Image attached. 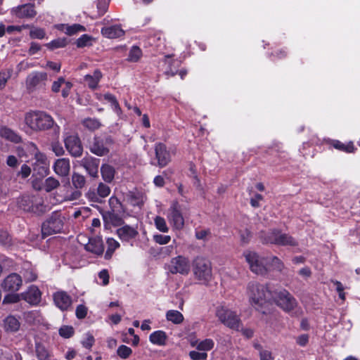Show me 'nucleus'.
I'll list each match as a JSON object with an SVG mask.
<instances>
[{
  "instance_id": "obj_1",
  "label": "nucleus",
  "mask_w": 360,
  "mask_h": 360,
  "mask_svg": "<svg viewBox=\"0 0 360 360\" xmlns=\"http://www.w3.org/2000/svg\"><path fill=\"white\" fill-rule=\"evenodd\" d=\"M274 292L267 285L250 282L247 287V295L250 304L257 310L262 311L263 307L272 300Z\"/></svg>"
},
{
  "instance_id": "obj_2",
  "label": "nucleus",
  "mask_w": 360,
  "mask_h": 360,
  "mask_svg": "<svg viewBox=\"0 0 360 360\" xmlns=\"http://www.w3.org/2000/svg\"><path fill=\"white\" fill-rule=\"evenodd\" d=\"M25 124L34 131H46L55 124L53 118L45 111L30 110L25 113Z\"/></svg>"
},
{
  "instance_id": "obj_3",
  "label": "nucleus",
  "mask_w": 360,
  "mask_h": 360,
  "mask_svg": "<svg viewBox=\"0 0 360 360\" xmlns=\"http://www.w3.org/2000/svg\"><path fill=\"white\" fill-rule=\"evenodd\" d=\"M192 270L193 277L198 283L207 285L212 280V264L207 259L196 257L192 262Z\"/></svg>"
},
{
  "instance_id": "obj_4",
  "label": "nucleus",
  "mask_w": 360,
  "mask_h": 360,
  "mask_svg": "<svg viewBox=\"0 0 360 360\" xmlns=\"http://www.w3.org/2000/svg\"><path fill=\"white\" fill-rule=\"evenodd\" d=\"M215 315L220 322L228 328L240 330L241 322L236 312L224 305H219L216 308Z\"/></svg>"
},
{
  "instance_id": "obj_5",
  "label": "nucleus",
  "mask_w": 360,
  "mask_h": 360,
  "mask_svg": "<svg viewBox=\"0 0 360 360\" xmlns=\"http://www.w3.org/2000/svg\"><path fill=\"white\" fill-rule=\"evenodd\" d=\"M243 256L252 272L260 275L267 272L269 265L267 257H261L257 252L250 250H245Z\"/></svg>"
},
{
  "instance_id": "obj_6",
  "label": "nucleus",
  "mask_w": 360,
  "mask_h": 360,
  "mask_svg": "<svg viewBox=\"0 0 360 360\" xmlns=\"http://www.w3.org/2000/svg\"><path fill=\"white\" fill-rule=\"evenodd\" d=\"M65 217L60 212H53L42 224L41 231L44 235L60 233L64 228Z\"/></svg>"
},
{
  "instance_id": "obj_7",
  "label": "nucleus",
  "mask_w": 360,
  "mask_h": 360,
  "mask_svg": "<svg viewBox=\"0 0 360 360\" xmlns=\"http://www.w3.org/2000/svg\"><path fill=\"white\" fill-rule=\"evenodd\" d=\"M261 237L263 238V240L266 243L283 246L297 245V241L293 237L277 229L271 230L264 236H262Z\"/></svg>"
},
{
  "instance_id": "obj_8",
  "label": "nucleus",
  "mask_w": 360,
  "mask_h": 360,
  "mask_svg": "<svg viewBox=\"0 0 360 360\" xmlns=\"http://www.w3.org/2000/svg\"><path fill=\"white\" fill-rule=\"evenodd\" d=\"M166 269L172 274L187 276L191 271V262L188 257L178 255L172 257L165 265Z\"/></svg>"
},
{
  "instance_id": "obj_9",
  "label": "nucleus",
  "mask_w": 360,
  "mask_h": 360,
  "mask_svg": "<svg viewBox=\"0 0 360 360\" xmlns=\"http://www.w3.org/2000/svg\"><path fill=\"white\" fill-rule=\"evenodd\" d=\"M166 217L173 230L180 231L184 226V217L180 205L173 202L166 212Z\"/></svg>"
},
{
  "instance_id": "obj_10",
  "label": "nucleus",
  "mask_w": 360,
  "mask_h": 360,
  "mask_svg": "<svg viewBox=\"0 0 360 360\" xmlns=\"http://www.w3.org/2000/svg\"><path fill=\"white\" fill-rule=\"evenodd\" d=\"M272 300L286 311L292 310L297 306L296 300L285 289L274 292Z\"/></svg>"
},
{
  "instance_id": "obj_11",
  "label": "nucleus",
  "mask_w": 360,
  "mask_h": 360,
  "mask_svg": "<svg viewBox=\"0 0 360 360\" xmlns=\"http://www.w3.org/2000/svg\"><path fill=\"white\" fill-rule=\"evenodd\" d=\"M19 207L26 212L40 213L44 211L41 199L39 196H22L18 200Z\"/></svg>"
},
{
  "instance_id": "obj_12",
  "label": "nucleus",
  "mask_w": 360,
  "mask_h": 360,
  "mask_svg": "<svg viewBox=\"0 0 360 360\" xmlns=\"http://www.w3.org/2000/svg\"><path fill=\"white\" fill-rule=\"evenodd\" d=\"M64 143L67 150L72 156L77 158L82 155L83 147L77 134L66 133L64 136Z\"/></svg>"
},
{
  "instance_id": "obj_13",
  "label": "nucleus",
  "mask_w": 360,
  "mask_h": 360,
  "mask_svg": "<svg viewBox=\"0 0 360 360\" xmlns=\"http://www.w3.org/2000/svg\"><path fill=\"white\" fill-rule=\"evenodd\" d=\"M47 79L46 72H32L26 78V87L30 91L42 88L45 86Z\"/></svg>"
},
{
  "instance_id": "obj_14",
  "label": "nucleus",
  "mask_w": 360,
  "mask_h": 360,
  "mask_svg": "<svg viewBox=\"0 0 360 360\" xmlns=\"http://www.w3.org/2000/svg\"><path fill=\"white\" fill-rule=\"evenodd\" d=\"M22 280L20 275L13 273L7 276L2 281L1 286L6 292H14L20 288Z\"/></svg>"
},
{
  "instance_id": "obj_15",
  "label": "nucleus",
  "mask_w": 360,
  "mask_h": 360,
  "mask_svg": "<svg viewBox=\"0 0 360 360\" xmlns=\"http://www.w3.org/2000/svg\"><path fill=\"white\" fill-rule=\"evenodd\" d=\"M22 299L31 305H37L41 300V292L36 285H32L21 293Z\"/></svg>"
},
{
  "instance_id": "obj_16",
  "label": "nucleus",
  "mask_w": 360,
  "mask_h": 360,
  "mask_svg": "<svg viewBox=\"0 0 360 360\" xmlns=\"http://www.w3.org/2000/svg\"><path fill=\"white\" fill-rule=\"evenodd\" d=\"M110 193V187L103 183H100L98 186L97 191L90 189L86 193V197L91 202H101V199L108 196Z\"/></svg>"
},
{
  "instance_id": "obj_17",
  "label": "nucleus",
  "mask_w": 360,
  "mask_h": 360,
  "mask_svg": "<svg viewBox=\"0 0 360 360\" xmlns=\"http://www.w3.org/2000/svg\"><path fill=\"white\" fill-rule=\"evenodd\" d=\"M116 233L120 239L124 242H129L135 239L139 235L137 226L127 224L118 228Z\"/></svg>"
},
{
  "instance_id": "obj_18",
  "label": "nucleus",
  "mask_w": 360,
  "mask_h": 360,
  "mask_svg": "<svg viewBox=\"0 0 360 360\" xmlns=\"http://www.w3.org/2000/svg\"><path fill=\"white\" fill-rule=\"evenodd\" d=\"M53 302L62 311L68 310L72 304L71 297L65 291H57L53 295Z\"/></svg>"
},
{
  "instance_id": "obj_19",
  "label": "nucleus",
  "mask_w": 360,
  "mask_h": 360,
  "mask_svg": "<svg viewBox=\"0 0 360 360\" xmlns=\"http://www.w3.org/2000/svg\"><path fill=\"white\" fill-rule=\"evenodd\" d=\"M53 169L59 176H68L70 171V160L64 158L57 159L53 165Z\"/></svg>"
},
{
  "instance_id": "obj_20",
  "label": "nucleus",
  "mask_w": 360,
  "mask_h": 360,
  "mask_svg": "<svg viewBox=\"0 0 360 360\" xmlns=\"http://www.w3.org/2000/svg\"><path fill=\"white\" fill-rule=\"evenodd\" d=\"M190 345L195 347V349L206 352L211 351L214 347V341L212 338H205L202 340L193 338L189 341Z\"/></svg>"
},
{
  "instance_id": "obj_21",
  "label": "nucleus",
  "mask_w": 360,
  "mask_h": 360,
  "mask_svg": "<svg viewBox=\"0 0 360 360\" xmlns=\"http://www.w3.org/2000/svg\"><path fill=\"white\" fill-rule=\"evenodd\" d=\"M155 151L158 165L161 167L166 166L170 161V155L166 146L162 143H158L155 145Z\"/></svg>"
},
{
  "instance_id": "obj_22",
  "label": "nucleus",
  "mask_w": 360,
  "mask_h": 360,
  "mask_svg": "<svg viewBox=\"0 0 360 360\" xmlns=\"http://www.w3.org/2000/svg\"><path fill=\"white\" fill-rule=\"evenodd\" d=\"M12 13L18 18H32L36 15L32 4H26L12 10Z\"/></svg>"
},
{
  "instance_id": "obj_23",
  "label": "nucleus",
  "mask_w": 360,
  "mask_h": 360,
  "mask_svg": "<svg viewBox=\"0 0 360 360\" xmlns=\"http://www.w3.org/2000/svg\"><path fill=\"white\" fill-rule=\"evenodd\" d=\"M85 249L96 255H101L103 252V244L101 238H92L89 239V242L85 245Z\"/></svg>"
},
{
  "instance_id": "obj_24",
  "label": "nucleus",
  "mask_w": 360,
  "mask_h": 360,
  "mask_svg": "<svg viewBox=\"0 0 360 360\" xmlns=\"http://www.w3.org/2000/svg\"><path fill=\"white\" fill-rule=\"evenodd\" d=\"M168 340L167 333L161 330L153 332L149 336V341L155 345L165 346Z\"/></svg>"
},
{
  "instance_id": "obj_25",
  "label": "nucleus",
  "mask_w": 360,
  "mask_h": 360,
  "mask_svg": "<svg viewBox=\"0 0 360 360\" xmlns=\"http://www.w3.org/2000/svg\"><path fill=\"white\" fill-rule=\"evenodd\" d=\"M0 136L16 143L21 141V137L14 131L6 127L0 128Z\"/></svg>"
},
{
  "instance_id": "obj_26",
  "label": "nucleus",
  "mask_w": 360,
  "mask_h": 360,
  "mask_svg": "<svg viewBox=\"0 0 360 360\" xmlns=\"http://www.w3.org/2000/svg\"><path fill=\"white\" fill-rule=\"evenodd\" d=\"M90 150L94 154L103 156L108 153V149L104 146L103 141L95 138L94 142L90 146Z\"/></svg>"
},
{
  "instance_id": "obj_27",
  "label": "nucleus",
  "mask_w": 360,
  "mask_h": 360,
  "mask_svg": "<svg viewBox=\"0 0 360 360\" xmlns=\"http://www.w3.org/2000/svg\"><path fill=\"white\" fill-rule=\"evenodd\" d=\"M123 212H108L103 215V219L106 223L111 224L115 226H118L122 224L123 220L121 214Z\"/></svg>"
},
{
  "instance_id": "obj_28",
  "label": "nucleus",
  "mask_w": 360,
  "mask_h": 360,
  "mask_svg": "<svg viewBox=\"0 0 360 360\" xmlns=\"http://www.w3.org/2000/svg\"><path fill=\"white\" fill-rule=\"evenodd\" d=\"M102 76L101 72L99 70H96L92 75H86L84 77V80L89 88L94 89L97 88Z\"/></svg>"
},
{
  "instance_id": "obj_29",
  "label": "nucleus",
  "mask_w": 360,
  "mask_h": 360,
  "mask_svg": "<svg viewBox=\"0 0 360 360\" xmlns=\"http://www.w3.org/2000/svg\"><path fill=\"white\" fill-rule=\"evenodd\" d=\"M30 151H31L34 155V160L35 162L33 164H45V163H49L46 155L41 152L39 151L37 146L34 144L31 143L28 146Z\"/></svg>"
},
{
  "instance_id": "obj_30",
  "label": "nucleus",
  "mask_w": 360,
  "mask_h": 360,
  "mask_svg": "<svg viewBox=\"0 0 360 360\" xmlns=\"http://www.w3.org/2000/svg\"><path fill=\"white\" fill-rule=\"evenodd\" d=\"M96 97L100 101H101L102 98H103L105 101H107L108 102H109L110 103L112 110L118 115H120L121 114V112H122L121 108H120V105L117 102V100L115 96H113L112 94H109V93L105 94L103 96H102L101 94H97Z\"/></svg>"
},
{
  "instance_id": "obj_31",
  "label": "nucleus",
  "mask_w": 360,
  "mask_h": 360,
  "mask_svg": "<svg viewBox=\"0 0 360 360\" xmlns=\"http://www.w3.org/2000/svg\"><path fill=\"white\" fill-rule=\"evenodd\" d=\"M101 173L104 181L110 183L114 179L115 170L112 166L105 164L101 167Z\"/></svg>"
},
{
  "instance_id": "obj_32",
  "label": "nucleus",
  "mask_w": 360,
  "mask_h": 360,
  "mask_svg": "<svg viewBox=\"0 0 360 360\" xmlns=\"http://www.w3.org/2000/svg\"><path fill=\"white\" fill-rule=\"evenodd\" d=\"M35 351L39 360H51V353L44 345L36 343Z\"/></svg>"
},
{
  "instance_id": "obj_33",
  "label": "nucleus",
  "mask_w": 360,
  "mask_h": 360,
  "mask_svg": "<svg viewBox=\"0 0 360 360\" xmlns=\"http://www.w3.org/2000/svg\"><path fill=\"white\" fill-rule=\"evenodd\" d=\"M166 319L174 324H180L184 321L183 314L177 310H168L165 315Z\"/></svg>"
},
{
  "instance_id": "obj_34",
  "label": "nucleus",
  "mask_w": 360,
  "mask_h": 360,
  "mask_svg": "<svg viewBox=\"0 0 360 360\" xmlns=\"http://www.w3.org/2000/svg\"><path fill=\"white\" fill-rule=\"evenodd\" d=\"M20 328L19 321L13 316H8L4 320V328L7 331L15 332Z\"/></svg>"
},
{
  "instance_id": "obj_35",
  "label": "nucleus",
  "mask_w": 360,
  "mask_h": 360,
  "mask_svg": "<svg viewBox=\"0 0 360 360\" xmlns=\"http://www.w3.org/2000/svg\"><path fill=\"white\" fill-rule=\"evenodd\" d=\"M106 243L108 248L105 254V258L109 259L111 258L115 250L120 247V243L112 238H108Z\"/></svg>"
},
{
  "instance_id": "obj_36",
  "label": "nucleus",
  "mask_w": 360,
  "mask_h": 360,
  "mask_svg": "<svg viewBox=\"0 0 360 360\" xmlns=\"http://www.w3.org/2000/svg\"><path fill=\"white\" fill-rule=\"evenodd\" d=\"M332 146L339 150L346 153H352L354 151L355 148L352 142L345 144L340 141L334 140L332 141Z\"/></svg>"
},
{
  "instance_id": "obj_37",
  "label": "nucleus",
  "mask_w": 360,
  "mask_h": 360,
  "mask_svg": "<svg viewBox=\"0 0 360 360\" xmlns=\"http://www.w3.org/2000/svg\"><path fill=\"white\" fill-rule=\"evenodd\" d=\"M98 160H92L91 161L86 162L84 164V167L90 176L96 177L98 176Z\"/></svg>"
},
{
  "instance_id": "obj_38",
  "label": "nucleus",
  "mask_w": 360,
  "mask_h": 360,
  "mask_svg": "<svg viewBox=\"0 0 360 360\" xmlns=\"http://www.w3.org/2000/svg\"><path fill=\"white\" fill-rule=\"evenodd\" d=\"M59 186V181L53 176L48 177L44 181V190L46 192H51L57 188Z\"/></svg>"
},
{
  "instance_id": "obj_39",
  "label": "nucleus",
  "mask_w": 360,
  "mask_h": 360,
  "mask_svg": "<svg viewBox=\"0 0 360 360\" xmlns=\"http://www.w3.org/2000/svg\"><path fill=\"white\" fill-rule=\"evenodd\" d=\"M154 225L155 228L162 233H167L169 230L166 220L160 216H156L154 218Z\"/></svg>"
},
{
  "instance_id": "obj_40",
  "label": "nucleus",
  "mask_w": 360,
  "mask_h": 360,
  "mask_svg": "<svg viewBox=\"0 0 360 360\" xmlns=\"http://www.w3.org/2000/svg\"><path fill=\"white\" fill-rule=\"evenodd\" d=\"M33 169L40 177H44L49 173V163L45 164H33Z\"/></svg>"
},
{
  "instance_id": "obj_41",
  "label": "nucleus",
  "mask_w": 360,
  "mask_h": 360,
  "mask_svg": "<svg viewBox=\"0 0 360 360\" xmlns=\"http://www.w3.org/2000/svg\"><path fill=\"white\" fill-rule=\"evenodd\" d=\"M83 126L91 131L96 130L101 127V122L96 118H86L82 121Z\"/></svg>"
},
{
  "instance_id": "obj_42",
  "label": "nucleus",
  "mask_w": 360,
  "mask_h": 360,
  "mask_svg": "<svg viewBox=\"0 0 360 360\" xmlns=\"http://www.w3.org/2000/svg\"><path fill=\"white\" fill-rule=\"evenodd\" d=\"M267 259H269L268 270L270 269V268H272L281 271L283 269L284 264L278 257H269Z\"/></svg>"
},
{
  "instance_id": "obj_43",
  "label": "nucleus",
  "mask_w": 360,
  "mask_h": 360,
  "mask_svg": "<svg viewBox=\"0 0 360 360\" xmlns=\"http://www.w3.org/2000/svg\"><path fill=\"white\" fill-rule=\"evenodd\" d=\"M109 205L110 207V212H124L122 205L116 197H110L109 199Z\"/></svg>"
},
{
  "instance_id": "obj_44",
  "label": "nucleus",
  "mask_w": 360,
  "mask_h": 360,
  "mask_svg": "<svg viewBox=\"0 0 360 360\" xmlns=\"http://www.w3.org/2000/svg\"><path fill=\"white\" fill-rule=\"evenodd\" d=\"M13 73V70L11 68L4 70L0 72V89H3L11 78Z\"/></svg>"
},
{
  "instance_id": "obj_45",
  "label": "nucleus",
  "mask_w": 360,
  "mask_h": 360,
  "mask_svg": "<svg viewBox=\"0 0 360 360\" xmlns=\"http://www.w3.org/2000/svg\"><path fill=\"white\" fill-rule=\"evenodd\" d=\"M142 56V51L138 46H132L129 51L127 60L130 62H137Z\"/></svg>"
},
{
  "instance_id": "obj_46",
  "label": "nucleus",
  "mask_w": 360,
  "mask_h": 360,
  "mask_svg": "<svg viewBox=\"0 0 360 360\" xmlns=\"http://www.w3.org/2000/svg\"><path fill=\"white\" fill-rule=\"evenodd\" d=\"M72 182L76 188H82L84 186L86 180L84 176L77 173H73L72 176Z\"/></svg>"
},
{
  "instance_id": "obj_47",
  "label": "nucleus",
  "mask_w": 360,
  "mask_h": 360,
  "mask_svg": "<svg viewBox=\"0 0 360 360\" xmlns=\"http://www.w3.org/2000/svg\"><path fill=\"white\" fill-rule=\"evenodd\" d=\"M255 347L259 349L260 360H274V356L270 350L262 349L259 345H255Z\"/></svg>"
},
{
  "instance_id": "obj_48",
  "label": "nucleus",
  "mask_w": 360,
  "mask_h": 360,
  "mask_svg": "<svg viewBox=\"0 0 360 360\" xmlns=\"http://www.w3.org/2000/svg\"><path fill=\"white\" fill-rule=\"evenodd\" d=\"M86 28L79 24L68 25L65 33L69 36L74 35L80 32H84Z\"/></svg>"
},
{
  "instance_id": "obj_49",
  "label": "nucleus",
  "mask_w": 360,
  "mask_h": 360,
  "mask_svg": "<svg viewBox=\"0 0 360 360\" xmlns=\"http://www.w3.org/2000/svg\"><path fill=\"white\" fill-rule=\"evenodd\" d=\"M67 44V39L65 38H58V39H54L53 41H51V42L46 44V46L53 50V49H58V48H63L64 46H65Z\"/></svg>"
},
{
  "instance_id": "obj_50",
  "label": "nucleus",
  "mask_w": 360,
  "mask_h": 360,
  "mask_svg": "<svg viewBox=\"0 0 360 360\" xmlns=\"http://www.w3.org/2000/svg\"><path fill=\"white\" fill-rule=\"evenodd\" d=\"M95 342L94 337L90 333L84 334L83 339L81 341L82 346L88 349H91Z\"/></svg>"
},
{
  "instance_id": "obj_51",
  "label": "nucleus",
  "mask_w": 360,
  "mask_h": 360,
  "mask_svg": "<svg viewBox=\"0 0 360 360\" xmlns=\"http://www.w3.org/2000/svg\"><path fill=\"white\" fill-rule=\"evenodd\" d=\"M117 354L121 359H125L131 355L132 349L126 345H122L117 348Z\"/></svg>"
},
{
  "instance_id": "obj_52",
  "label": "nucleus",
  "mask_w": 360,
  "mask_h": 360,
  "mask_svg": "<svg viewBox=\"0 0 360 360\" xmlns=\"http://www.w3.org/2000/svg\"><path fill=\"white\" fill-rule=\"evenodd\" d=\"M171 236L169 235H162L156 233L153 236V240L159 245H167L171 241Z\"/></svg>"
},
{
  "instance_id": "obj_53",
  "label": "nucleus",
  "mask_w": 360,
  "mask_h": 360,
  "mask_svg": "<svg viewBox=\"0 0 360 360\" xmlns=\"http://www.w3.org/2000/svg\"><path fill=\"white\" fill-rule=\"evenodd\" d=\"M74 333V328L70 326H63L59 329V335L64 338H70Z\"/></svg>"
},
{
  "instance_id": "obj_54",
  "label": "nucleus",
  "mask_w": 360,
  "mask_h": 360,
  "mask_svg": "<svg viewBox=\"0 0 360 360\" xmlns=\"http://www.w3.org/2000/svg\"><path fill=\"white\" fill-rule=\"evenodd\" d=\"M45 35L44 30L39 27H32L30 32V36L32 39H41L45 37Z\"/></svg>"
},
{
  "instance_id": "obj_55",
  "label": "nucleus",
  "mask_w": 360,
  "mask_h": 360,
  "mask_svg": "<svg viewBox=\"0 0 360 360\" xmlns=\"http://www.w3.org/2000/svg\"><path fill=\"white\" fill-rule=\"evenodd\" d=\"M189 357L192 360H206L207 354L198 350H192L188 354Z\"/></svg>"
},
{
  "instance_id": "obj_56",
  "label": "nucleus",
  "mask_w": 360,
  "mask_h": 360,
  "mask_svg": "<svg viewBox=\"0 0 360 360\" xmlns=\"http://www.w3.org/2000/svg\"><path fill=\"white\" fill-rule=\"evenodd\" d=\"M51 150L57 156H62L65 153L63 146L58 141H54L51 144Z\"/></svg>"
},
{
  "instance_id": "obj_57",
  "label": "nucleus",
  "mask_w": 360,
  "mask_h": 360,
  "mask_svg": "<svg viewBox=\"0 0 360 360\" xmlns=\"http://www.w3.org/2000/svg\"><path fill=\"white\" fill-rule=\"evenodd\" d=\"M22 299L21 294L11 293L6 295L3 302L5 304L17 303Z\"/></svg>"
},
{
  "instance_id": "obj_58",
  "label": "nucleus",
  "mask_w": 360,
  "mask_h": 360,
  "mask_svg": "<svg viewBox=\"0 0 360 360\" xmlns=\"http://www.w3.org/2000/svg\"><path fill=\"white\" fill-rule=\"evenodd\" d=\"M23 277L25 281L32 282L37 279V275L33 269H27L24 270Z\"/></svg>"
},
{
  "instance_id": "obj_59",
  "label": "nucleus",
  "mask_w": 360,
  "mask_h": 360,
  "mask_svg": "<svg viewBox=\"0 0 360 360\" xmlns=\"http://www.w3.org/2000/svg\"><path fill=\"white\" fill-rule=\"evenodd\" d=\"M91 37L87 35V34H83L77 40V47H84L86 46H89L91 44Z\"/></svg>"
},
{
  "instance_id": "obj_60",
  "label": "nucleus",
  "mask_w": 360,
  "mask_h": 360,
  "mask_svg": "<svg viewBox=\"0 0 360 360\" xmlns=\"http://www.w3.org/2000/svg\"><path fill=\"white\" fill-rule=\"evenodd\" d=\"M11 238L6 231L0 230V244L5 247L11 245Z\"/></svg>"
},
{
  "instance_id": "obj_61",
  "label": "nucleus",
  "mask_w": 360,
  "mask_h": 360,
  "mask_svg": "<svg viewBox=\"0 0 360 360\" xmlns=\"http://www.w3.org/2000/svg\"><path fill=\"white\" fill-rule=\"evenodd\" d=\"M124 34V30L121 28L120 25H112V35L109 36V39H115L118 38L123 36Z\"/></svg>"
},
{
  "instance_id": "obj_62",
  "label": "nucleus",
  "mask_w": 360,
  "mask_h": 360,
  "mask_svg": "<svg viewBox=\"0 0 360 360\" xmlns=\"http://www.w3.org/2000/svg\"><path fill=\"white\" fill-rule=\"evenodd\" d=\"M87 311L86 307L83 304H79L76 309V316L79 319H84L87 314Z\"/></svg>"
},
{
  "instance_id": "obj_63",
  "label": "nucleus",
  "mask_w": 360,
  "mask_h": 360,
  "mask_svg": "<svg viewBox=\"0 0 360 360\" xmlns=\"http://www.w3.org/2000/svg\"><path fill=\"white\" fill-rule=\"evenodd\" d=\"M63 83H65V79L62 77H59L56 81L53 82L51 86V91L54 93L59 92Z\"/></svg>"
},
{
  "instance_id": "obj_64",
  "label": "nucleus",
  "mask_w": 360,
  "mask_h": 360,
  "mask_svg": "<svg viewBox=\"0 0 360 360\" xmlns=\"http://www.w3.org/2000/svg\"><path fill=\"white\" fill-rule=\"evenodd\" d=\"M98 278L102 281V285H107L109 283V274L106 269H103L98 273Z\"/></svg>"
}]
</instances>
